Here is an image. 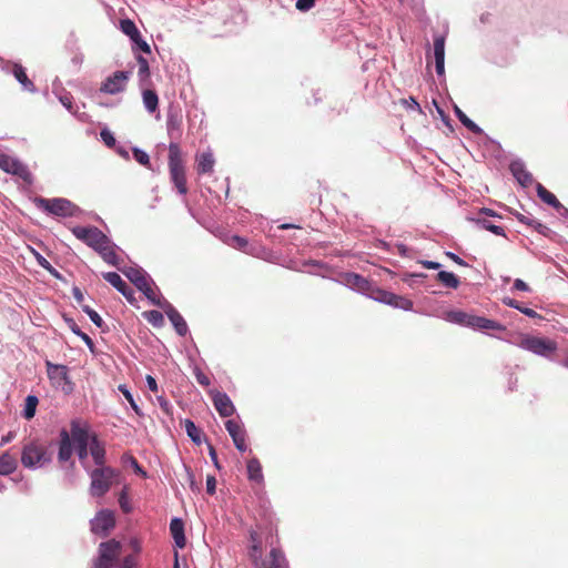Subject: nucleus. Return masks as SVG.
<instances>
[{
  "instance_id": "1",
  "label": "nucleus",
  "mask_w": 568,
  "mask_h": 568,
  "mask_svg": "<svg viewBox=\"0 0 568 568\" xmlns=\"http://www.w3.org/2000/svg\"><path fill=\"white\" fill-rule=\"evenodd\" d=\"M278 529L274 514L263 513L248 529L247 557L254 568H288L277 546Z\"/></svg>"
},
{
  "instance_id": "2",
  "label": "nucleus",
  "mask_w": 568,
  "mask_h": 568,
  "mask_svg": "<svg viewBox=\"0 0 568 568\" xmlns=\"http://www.w3.org/2000/svg\"><path fill=\"white\" fill-rule=\"evenodd\" d=\"M54 447L52 442L31 439L21 448V464L24 468L34 469L49 465L53 459Z\"/></svg>"
},
{
  "instance_id": "3",
  "label": "nucleus",
  "mask_w": 568,
  "mask_h": 568,
  "mask_svg": "<svg viewBox=\"0 0 568 568\" xmlns=\"http://www.w3.org/2000/svg\"><path fill=\"white\" fill-rule=\"evenodd\" d=\"M168 165L171 182L174 184L179 194L185 195L189 192L185 163L181 148L178 143L172 142L169 145Z\"/></svg>"
},
{
  "instance_id": "4",
  "label": "nucleus",
  "mask_w": 568,
  "mask_h": 568,
  "mask_svg": "<svg viewBox=\"0 0 568 568\" xmlns=\"http://www.w3.org/2000/svg\"><path fill=\"white\" fill-rule=\"evenodd\" d=\"M119 471L110 466L97 467L90 473V494L93 497L104 496L115 483Z\"/></svg>"
},
{
  "instance_id": "5",
  "label": "nucleus",
  "mask_w": 568,
  "mask_h": 568,
  "mask_svg": "<svg viewBox=\"0 0 568 568\" xmlns=\"http://www.w3.org/2000/svg\"><path fill=\"white\" fill-rule=\"evenodd\" d=\"M122 554L121 542L115 539L101 542L99 546V557L95 560L94 568H120V556Z\"/></svg>"
},
{
  "instance_id": "6",
  "label": "nucleus",
  "mask_w": 568,
  "mask_h": 568,
  "mask_svg": "<svg viewBox=\"0 0 568 568\" xmlns=\"http://www.w3.org/2000/svg\"><path fill=\"white\" fill-rule=\"evenodd\" d=\"M126 277L150 300L153 304L163 307L153 288L150 276L141 268H130L125 272Z\"/></svg>"
},
{
  "instance_id": "7",
  "label": "nucleus",
  "mask_w": 568,
  "mask_h": 568,
  "mask_svg": "<svg viewBox=\"0 0 568 568\" xmlns=\"http://www.w3.org/2000/svg\"><path fill=\"white\" fill-rule=\"evenodd\" d=\"M36 204L39 209L57 216H72L74 215L78 207L65 199H36Z\"/></svg>"
},
{
  "instance_id": "8",
  "label": "nucleus",
  "mask_w": 568,
  "mask_h": 568,
  "mask_svg": "<svg viewBox=\"0 0 568 568\" xmlns=\"http://www.w3.org/2000/svg\"><path fill=\"white\" fill-rule=\"evenodd\" d=\"M72 440L77 445V453L79 459L82 462L88 457L89 454V428L85 424H82L79 419L71 422V432L69 433Z\"/></svg>"
},
{
  "instance_id": "9",
  "label": "nucleus",
  "mask_w": 568,
  "mask_h": 568,
  "mask_svg": "<svg viewBox=\"0 0 568 568\" xmlns=\"http://www.w3.org/2000/svg\"><path fill=\"white\" fill-rule=\"evenodd\" d=\"M72 234L94 251L108 243V236L97 226H74Z\"/></svg>"
},
{
  "instance_id": "10",
  "label": "nucleus",
  "mask_w": 568,
  "mask_h": 568,
  "mask_svg": "<svg viewBox=\"0 0 568 568\" xmlns=\"http://www.w3.org/2000/svg\"><path fill=\"white\" fill-rule=\"evenodd\" d=\"M519 346L523 349L545 357L557 349V343L555 341L536 336H525L520 341Z\"/></svg>"
},
{
  "instance_id": "11",
  "label": "nucleus",
  "mask_w": 568,
  "mask_h": 568,
  "mask_svg": "<svg viewBox=\"0 0 568 568\" xmlns=\"http://www.w3.org/2000/svg\"><path fill=\"white\" fill-rule=\"evenodd\" d=\"M0 169L6 173L18 176L26 183H32V174L28 166L13 156L0 154Z\"/></svg>"
},
{
  "instance_id": "12",
  "label": "nucleus",
  "mask_w": 568,
  "mask_h": 568,
  "mask_svg": "<svg viewBox=\"0 0 568 568\" xmlns=\"http://www.w3.org/2000/svg\"><path fill=\"white\" fill-rule=\"evenodd\" d=\"M367 293L375 301L392 305L394 307H398L405 311L412 310L413 307V302L410 300L378 287H371Z\"/></svg>"
},
{
  "instance_id": "13",
  "label": "nucleus",
  "mask_w": 568,
  "mask_h": 568,
  "mask_svg": "<svg viewBox=\"0 0 568 568\" xmlns=\"http://www.w3.org/2000/svg\"><path fill=\"white\" fill-rule=\"evenodd\" d=\"M115 526V517L113 511L109 509L100 510L91 520V531L95 535L104 537Z\"/></svg>"
},
{
  "instance_id": "14",
  "label": "nucleus",
  "mask_w": 568,
  "mask_h": 568,
  "mask_svg": "<svg viewBox=\"0 0 568 568\" xmlns=\"http://www.w3.org/2000/svg\"><path fill=\"white\" fill-rule=\"evenodd\" d=\"M47 373L48 377L55 384L62 385L63 390L65 393H70L73 390V383L69 377V369L65 365L52 364L51 362H47Z\"/></svg>"
},
{
  "instance_id": "15",
  "label": "nucleus",
  "mask_w": 568,
  "mask_h": 568,
  "mask_svg": "<svg viewBox=\"0 0 568 568\" xmlns=\"http://www.w3.org/2000/svg\"><path fill=\"white\" fill-rule=\"evenodd\" d=\"M130 73L125 71H115L108 77L101 84L100 91L109 94H116L125 90Z\"/></svg>"
},
{
  "instance_id": "16",
  "label": "nucleus",
  "mask_w": 568,
  "mask_h": 568,
  "mask_svg": "<svg viewBox=\"0 0 568 568\" xmlns=\"http://www.w3.org/2000/svg\"><path fill=\"white\" fill-rule=\"evenodd\" d=\"M225 427L232 437L235 447L240 452H245L247 449V445L245 440L246 433L243 426L239 422L230 419L225 423Z\"/></svg>"
},
{
  "instance_id": "17",
  "label": "nucleus",
  "mask_w": 568,
  "mask_h": 568,
  "mask_svg": "<svg viewBox=\"0 0 568 568\" xmlns=\"http://www.w3.org/2000/svg\"><path fill=\"white\" fill-rule=\"evenodd\" d=\"M215 409L222 417H229L234 413V405L225 393L215 392L212 394Z\"/></svg>"
},
{
  "instance_id": "18",
  "label": "nucleus",
  "mask_w": 568,
  "mask_h": 568,
  "mask_svg": "<svg viewBox=\"0 0 568 568\" xmlns=\"http://www.w3.org/2000/svg\"><path fill=\"white\" fill-rule=\"evenodd\" d=\"M115 248V244L108 237V243H103L95 252L105 263L119 267L122 260L116 254Z\"/></svg>"
},
{
  "instance_id": "19",
  "label": "nucleus",
  "mask_w": 568,
  "mask_h": 568,
  "mask_svg": "<svg viewBox=\"0 0 568 568\" xmlns=\"http://www.w3.org/2000/svg\"><path fill=\"white\" fill-rule=\"evenodd\" d=\"M509 170L520 185L527 187L532 184V174L526 169L521 161H513L509 165Z\"/></svg>"
},
{
  "instance_id": "20",
  "label": "nucleus",
  "mask_w": 568,
  "mask_h": 568,
  "mask_svg": "<svg viewBox=\"0 0 568 568\" xmlns=\"http://www.w3.org/2000/svg\"><path fill=\"white\" fill-rule=\"evenodd\" d=\"M434 58L436 72L443 75L445 72V38L443 36L434 38Z\"/></svg>"
},
{
  "instance_id": "21",
  "label": "nucleus",
  "mask_w": 568,
  "mask_h": 568,
  "mask_svg": "<svg viewBox=\"0 0 568 568\" xmlns=\"http://www.w3.org/2000/svg\"><path fill=\"white\" fill-rule=\"evenodd\" d=\"M164 311L173 324L176 333L181 336H184L187 333V325L183 316L169 303H166Z\"/></svg>"
},
{
  "instance_id": "22",
  "label": "nucleus",
  "mask_w": 568,
  "mask_h": 568,
  "mask_svg": "<svg viewBox=\"0 0 568 568\" xmlns=\"http://www.w3.org/2000/svg\"><path fill=\"white\" fill-rule=\"evenodd\" d=\"M72 456L71 436L67 429L60 432L58 459L61 463L68 462Z\"/></svg>"
},
{
  "instance_id": "23",
  "label": "nucleus",
  "mask_w": 568,
  "mask_h": 568,
  "mask_svg": "<svg viewBox=\"0 0 568 568\" xmlns=\"http://www.w3.org/2000/svg\"><path fill=\"white\" fill-rule=\"evenodd\" d=\"M170 532L178 548H184L186 538L184 535V523L180 518H173L170 523Z\"/></svg>"
},
{
  "instance_id": "24",
  "label": "nucleus",
  "mask_w": 568,
  "mask_h": 568,
  "mask_svg": "<svg viewBox=\"0 0 568 568\" xmlns=\"http://www.w3.org/2000/svg\"><path fill=\"white\" fill-rule=\"evenodd\" d=\"M89 453L98 467L105 466V448L95 435L91 437Z\"/></svg>"
},
{
  "instance_id": "25",
  "label": "nucleus",
  "mask_w": 568,
  "mask_h": 568,
  "mask_svg": "<svg viewBox=\"0 0 568 568\" xmlns=\"http://www.w3.org/2000/svg\"><path fill=\"white\" fill-rule=\"evenodd\" d=\"M469 327H473V328H478V329H494V331H506V327L494 321V320H489V318H486V317H483V316H476V315H473V317H470V322H469Z\"/></svg>"
},
{
  "instance_id": "26",
  "label": "nucleus",
  "mask_w": 568,
  "mask_h": 568,
  "mask_svg": "<svg viewBox=\"0 0 568 568\" xmlns=\"http://www.w3.org/2000/svg\"><path fill=\"white\" fill-rule=\"evenodd\" d=\"M214 164L215 160L211 152H203L196 156V171L199 174L212 173Z\"/></svg>"
},
{
  "instance_id": "27",
  "label": "nucleus",
  "mask_w": 568,
  "mask_h": 568,
  "mask_svg": "<svg viewBox=\"0 0 568 568\" xmlns=\"http://www.w3.org/2000/svg\"><path fill=\"white\" fill-rule=\"evenodd\" d=\"M17 467L18 462L9 452H6L0 456V475L8 476L14 473Z\"/></svg>"
},
{
  "instance_id": "28",
  "label": "nucleus",
  "mask_w": 568,
  "mask_h": 568,
  "mask_svg": "<svg viewBox=\"0 0 568 568\" xmlns=\"http://www.w3.org/2000/svg\"><path fill=\"white\" fill-rule=\"evenodd\" d=\"M536 191L542 202L547 203L548 205L552 206L556 210H560V209L565 210V207L559 202V200L556 197V195L554 193H551L550 191H548L542 184L537 183Z\"/></svg>"
},
{
  "instance_id": "29",
  "label": "nucleus",
  "mask_w": 568,
  "mask_h": 568,
  "mask_svg": "<svg viewBox=\"0 0 568 568\" xmlns=\"http://www.w3.org/2000/svg\"><path fill=\"white\" fill-rule=\"evenodd\" d=\"M346 282L351 287L363 293H367L371 290V283L364 276L356 273H348Z\"/></svg>"
},
{
  "instance_id": "30",
  "label": "nucleus",
  "mask_w": 568,
  "mask_h": 568,
  "mask_svg": "<svg viewBox=\"0 0 568 568\" xmlns=\"http://www.w3.org/2000/svg\"><path fill=\"white\" fill-rule=\"evenodd\" d=\"M13 75L27 91H29V92L36 91V87H34L33 82L28 78L26 70L21 64L13 65Z\"/></svg>"
},
{
  "instance_id": "31",
  "label": "nucleus",
  "mask_w": 568,
  "mask_h": 568,
  "mask_svg": "<svg viewBox=\"0 0 568 568\" xmlns=\"http://www.w3.org/2000/svg\"><path fill=\"white\" fill-rule=\"evenodd\" d=\"M436 280L439 283H442L445 287L454 288V290H456L460 283L458 277L454 273L447 272V271H440L436 275Z\"/></svg>"
},
{
  "instance_id": "32",
  "label": "nucleus",
  "mask_w": 568,
  "mask_h": 568,
  "mask_svg": "<svg viewBox=\"0 0 568 568\" xmlns=\"http://www.w3.org/2000/svg\"><path fill=\"white\" fill-rule=\"evenodd\" d=\"M247 477L250 480L261 481L263 479L262 466L257 458H251L246 465Z\"/></svg>"
},
{
  "instance_id": "33",
  "label": "nucleus",
  "mask_w": 568,
  "mask_h": 568,
  "mask_svg": "<svg viewBox=\"0 0 568 568\" xmlns=\"http://www.w3.org/2000/svg\"><path fill=\"white\" fill-rule=\"evenodd\" d=\"M142 98H143L144 106L150 113H153L158 110L159 97L155 91L150 90V89L144 90L142 93Z\"/></svg>"
},
{
  "instance_id": "34",
  "label": "nucleus",
  "mask_w": 568,
  "mask_h": 568,
  "mask_svg": "<svg viewBox=\"0 0 568 568\" xmlns=\"http://www.w3.org/2000/svg\"><path fill=\"white\" fill-rule=\"evenodd\" d=\"M470 317H473V315L467 314L465 312H462V311H450V312L446 313V317L445 318L447 321L452 322V323L469 326Z\"/></svg>"
},
{
  "instance_id": "35",
  "label": "nucleus",
  "mask_w": 568,
  "mask_h": 568,
  "mask_svg": "<svg viewBox=\"0 0 568 568\" xmlns=\"http://www.w3.org/2000/svg\"><path fill=\"white\" fill-rule=\"evenodd\" d=\"M455 113L458 118V120L473 133L480 134L483 131L481 129L471 121L459 108H455Z\"/></svg>"
},
{
  "instance_id": "36",
  "label": "nucleus",
  "mask_w": 568,
  "mask_h": 568,
  "mask_svg": "<svg viewBox=\"0 0 568 568\" xmlns=\"http://www.w3.org/2000/svg\"><path fill=\"white\" fill-rule=\"evenodd\" d=\"M142 315L154 327H162L164 324V317L160 311H156V310L146 311Z\"/></svg>"
},
{
  "instance_id": "37",
  "label": "nucleus",
  "mask_w": 568,
  "mask_h": 568,
  "mask_svg": "<svg viewBox=\"0 0 568 568\" xmlns=\"http://www.w3.org/2000/svg\"><path fill=\"white\" fill-rule=\"evenodd\" d=\"M103 278L109 282L113 287H115L119 292L125 288L126 282L122 280V277L115 272H106L103 273Z\"/></svg>"
},
{
  "instance_id": "38",
  "label": "nucleus",
  "mask_w": 568,
  "mask_h": 568,
  "mask_svg": "<svg viewBox=\"0 0 568 568\" xmlns=\"http://www.w3.org/2000/svg\"><path fill=\"white\" fill-rule=\"evenodd\" d=\"M504 304H506L509 307L516 308L523 314L527 315L528 317L535 318L538 316L537 312L532 308L524 307L520 305V303L513 298H504Z\"/></svg>"
},
{
  "instance_id": "39",
  "label": "nucleus",
  "mask_w": 568,
  "mask_h": 568,
  "mask_svg": "<svg viewBox=\"0 0 568 568\" xmlns=\"http://www.w3.org/2000/svg\"><path fill=\"white\" fill-rule=\"evenodd\" d=\"M38 403V398L33 395H29L26 398V406L23 410L24 418L31 419L34 417Z\"/></svg>"
},
{
  "instance_id": "40",
  "label": "nucleus",
  "mask_w": 568,
  "mask_h": 568,
  "mask_svg": "<svg viewBox=\"0 0 568 568\" xmlns=\"http://www.w3.org/2000/svg\"><path fill=\"white\" fill-rule=\"evenodd\" d=\"M185 430L187 436L196 444L201 443V430L195 426V424L190 420L185 419L184 422Z\"/></svg>"
},
{
  "instance_id": "41",
  "label": "nucleus",
  "mask_w": 568,
  "mask_h": 568,
  "mask_svg": "<svg viewBox=\"0 0 568 568\" xmlns=\"http://www.w3.org/2000/svg\"><path fill=\"white\" fill-rule=\"evenodd\" d=\"M121 31L128 37L136 36L138 28L135 23L130 19H123L120 21Z\"/></svg>"
},
{
  "instance_id": "42",
  "label": "nucleus",
  "mask_w": 568,
  "mask_h": 568,
  "mask_svg": "<svg viewBox=\"0 0 568 568\" xmlns=\"http://www.w3.org/2000/svg\"><path fill=\"white\" fill-rule=\"evenodd\" d=\"M136 61H138V64H139V77L142 80L149 78L150 77V68H149L148 60L144 57H142V55H138L136 57Z\"/></svg>"
},
{
  "instance_id": "43",
  "label": "nucleus",
  "mask_w": 568,
  "mask_h": 568,
  "mask_svg": "<svg viewBox=\"0 0 568 568\" xmlns=\"http://www.w3.org/2000/svg\"><path fill=\"white\" fill-rule=\"evenodd\" d=\"M133 156L135 159L136 162H139L140 164L146 166V168H150V156L146 152L138 149V148H134L133 149Z\"/></svg>"
},
{
  "instance_id": "44",
  "label": "nucleus",
  "mask_w": 568,
  "mask_h": 568,
  "mask_svg": "<svg viewBox=\"0 0 568 568\" xmlns=\"http://www.w3.org/2000/svg\"><path fill=\"white\" fill-rule=\"evenodd\" d=\"M123 459L128 460L130 463V465L132 466V468L134 469V473L142 476V477H146V471L140 466V464L138 463L136 458L132 455H124L123 456Z\"/></svg>"
},
{
  "instance_id": "45",
  "label": "nucleus",
  "mask_w": 568,
  "mask_h": 568,
  "mask_svg": "<svg viewBox=\"0 0 568 568\" xmlns=\"http://www.w3.org/2000/svg\"><path fill=\"white\" fill-rule=\"evenodd\" d=\"M478 223L481 225L483 229L490 231L496 235H505L504 229L501 226L495 225L487 220L478 221Z\"/></svg>"
},
{
  "instance_id": "46",
  "label": "nucleus",
  "mask_w": 568,
  "mask_h": 568,
  "mask_svg": "<svg viewBox=\"0 0 568 568\" xmlns=\"http://www.w3.org/2000/svg\"><path fill=\"white\" fill-rule=\"evenodd\" d=\"M82 310L84 313L88 314V316L90 317V320L98 326V327H101L102 324H103V321L101 318V316L94 311L92 310L90 306L88 305H84L82 306Z\"/></svg>"
},
{
  "instance_id": "47",
  "label": "nucleus",
  "mask_w": 568,
  "mask_h": 568,
  "mask_svg": "<svg viewBox=\"0 0 568 568\" xmlns=\"http://www.w3.org/2000/svg\"><path fill=\"white\" fill-rule=\"evenodd\" d=\"M232 247L234 248H237V250H241V251H244L245 247L247 246V240L242 237V236H239V235H234L231 237L230 240V243H229Z\"/></svg>"
},
{
  "instance_id": "48",
  "label": "nucleus",
  "mask_w": 568,
  "mask_h": 568,
  "mask_svg": "<svg viewBox=\"0 0 568 568\" xmlns=\"http://www.w3.org/2000/svg\"><path fill=\"white\" fill-rule=\"evenodd\" d=\"M119 389L123 394V396L126 398V400L130 403L131 407L135 410V413L139 414L140 413L139 406L136 405L135 400L133 399L132 394L125 387V385H120Z\"/></svg>"
},
{
  "instance_id": "49",
  "label": "nucleus",
  "mask_w": 568,
  "mask_h": 568,
  "mask_svg": "<svg viewBox=\"0 0 568 568\" xmlns=\"http://www.w3.org/2000/svg\"><path fill=\"white\" fill-rule=\"evenodd\" d=\"M194 376L196 382L204 387H207L211 384L210 377L200 368L194 369Z\"/></svg>"
},
{
  "instance_id": "50",
  "label": "nucleus",
  "mask_w": 568,
  "mask_h": 568,
  "mask_svg": "<svg viewBox=\"0 0 568 568\" xmlns=\"http://www.w3.org/2000/svg\"><path fill=\"white\" fill-rule=\"evenodd\" d=\"M100 135H101V139L102 141L104 142V144L109 148H112L114 146L115 144V139L112 134L111 131H109L108 129H103L101 132H100Z\"/></svg>"
},
{
  "instance_id": "51",
  "label": "nucleus",
  "mask_w": 568,
  "mask_h": 568,
  "mask_svg": "<svg viewBox=\"0 0 568 568\" xmlns=\"http://www.w3.org/2000/svg\"><path fill=\"white\" fill-rule=\"evenodd\" d=\"M181 125V119L178 116H170L166 122V128L169 134H172L173 131H179Z\"/></svg>"
},
{
  "instance_id": "52",
  "label": "nucleus",
  "mask_w": 568,
  "mask_h": 568,
  "mask_svg": "<svg viewBox=\"0 0 568 568\" xmlns=\"http://www.w3.org/2000/svg\"><path fill=\"white\" fill-rule=\"evenodd\" d=\"M119 504L123 513L128 514L131 511V506L129 504L128 495L125 490H122L119 496Z\"/></svg>"
},
{
  "instance_id": "53",
  "label": "nucleus",
  "mask_w": 568,
  "mask_h": 568,
  "mask_svg": "<svg viewBox=\"0 0 568 568\" xmlns=\"http://www.w3.org/2000/svg\"><path fill=\"white\" fill-rule=\"evenodd\" d=\"M532 229L544 236L551 237L552 231L547 225H545L538 221H536Z\"/></svg>"
},
{
  "instance_id": "54",
  "label": "nucleus",
  "mask_w": 568,
  "mask_h": 568,
  "mask_svg": "<svg viewBox=\"0 0 568 568\" xmlns=\"http://www.w3.org/2000/svg\"><path fill=\"white\" fill-rule=\"evenodd\" d=\"M315 6V0H297L296 1V9L300 11H308Z\"/></svg>"
},
{
  "instance_id": "55",
  "label": "nucleus",
  "mask_w": 568,
  "mask_h": 568,
  "mask_svg": "<svg viewBox=\"0 0 568 568\" xmlns=\"http://www.w3.org/2000/svg\"><path fill=\"white\" fill-rule=\"evenodd\" d=\"M73 98L70 94H64L60 97V102L63 104V106L70 111L71 113H75L77 111L73 110Z\"/></svg>"
},
{
  "instance_id": "56",
  "label": "nucleus",
  "mask_w": 568,
  "mask_h": 568,
  "mask_svg": "<svg viewBox=\"0 0 568 568\" xmlns=\"http://www.w3.org/2000/svg\"><path fill=\"white\" fill-rule=\"evenodd\" d=\"M516 217L517 220L523 223V224H526L530 227H534L535 223H536V219L531 217V216H528V215H525V214H516Z\"/></svg>"
},
{
  "instance_id": "57",
  "label": "nucleus",
  "mask_w": 568,
  "mask_h": 568,
  "mask_svg": "<svg viewBox=\"0 0 568 568\" xmlns=\"http://www.w3.org/2000/svg\"><path fill=\"white\" fill-rule=\"evenodd\" d=\"M216 489V479L214 476L206 477V491L210 495H214Z\"/></svg>"
},
{
  "instance_id": "58",
  "label": "nucleus",
  "mask_w": 568,
  "mask_h": 568,
  "mask_svg": "<svg viewBox=\"0 0 568 568\" xmlns=\"http://www.w3.org/2000/svg\"><path fill=\"white\" fill-rule=\"evenodd\" d=\"M120 293L130 302L134 303V291L129 286V284H125V288L123 291H120Z\"/></svg>"
},
{
  "instance_id": "59",
  "label": "nucleus",
  "mask_w": 568,
  "mask_h": 568,
  "mask_svg": "<svg viewBox=\"0 0 568 568\" xmlns=\"http://www.w3.org/2000/svg\"><path fill=\"white\" fill-rule=\"evenodd\" d=\"M120 293L130 302L134 303V291L129 286V284H125V288L123 291H120Z\"/></svg>"
},
{
  "instance_id": "60",
  "label": "nucleus",
  "mask_w": 568,
  "mask_h": 568,
  "mask_svg": "<svg viewBox=\"0 0 568 568\" xmlns=\"http://www.w3.org/2000/svg\"><path fill=\"white\" fill-rule=\"evenodd\" d=\"M514 288L521 292L530 291L529 286L520 278L514 281Z\"/></svg>"
},
{
  "instance_id": "61",
  "label": "nucleus",
  "mask_w": 568,
  "mask_h": 568,
  "mask_svg": "<svg viewBox=\"0 0 568 568\" xmlns=\"http://www.w3.org/2000/svg\"><path fill=\"white\" fill-rule=\"evenodd\" d=\"M403 103L406 104L408 108L415 109L419 113H422V108L414 98L410 97L408 100H403Z\"/></svg>"
},
{
  "instance_id": "62",
  "label": "nucleus",
  "mask_w": 568,
  "mask_h": 568,
  "mask_svg": "<svg viewBox=\"0 0 568 568\" xmlns=\"http://www.w3.org/2000/svg\"><path fill=\"white\" fill-rule=\"evenodd\" d=\"M135 565V559L133 556L129 555L123 558V562L120 568H133Z\"/></svg>"
},
{
  "instance_id": "63",
  "label": "nucleus",
  "mask_w": 568,
  "mask_h": 568,
  "mask_svg": "<svg viewBox=\"0 0 568 568\" xmlns=\"http://www.w3.org/2000/svg\"><path fill=\"white\" fill-rule=\"evenodd\" d=\"M446 256L460 266H467V263L453 252H446Z\"/></svg>"
},
{
  "instance_id": "64",
  "label": "nucleus",
  "mask_w": 568,
  "mask_h": 568,
  "mask_svg": "<svg viewBox=\"0 0 568 568\" xmlns=\"http://www.w3.org/2000/svg\"><path fill=\"white\" fill-rule=\"evenodd\" d=\"M79 337L88 345V347L92 351L94 347V343L92 338L84 332H82Z\"/></svg>"
}]
</instances>
